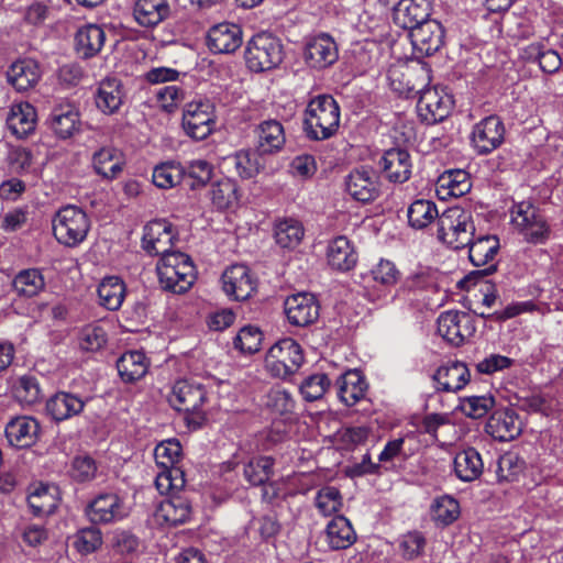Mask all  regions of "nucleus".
I'll list each match as a JSON object with an SVG mask.
<instances>
[{
    "label": "nucleus",
    "instance_id": "obj_25",
    "mask_svg": "<svg viewBox=\"0 0 563 563\" xmlns=\"http://www.w3.org/2000/svg\"><path fill=\"white\" fill-rule=\"evenodd\" d=\"M87 402L88 398L84 399L77 394L57 391L47 399L45 410L52 420L63 422L80 415Z\"/></svg>",
    "mask_w": 563,
    "mask_h": 563
},
{
    "label": "nucleus",
    "instance_id": "obj_11",
    "mask_svg": "<svg viewBox=\"0 0 563 563\" xmlns=\"http://www.w3.org/2000/svg\"><path fill=\"white\" fill-rule=\"evenodd\" d=\"M437 325L439 335L454 347L465 344L476 332L474 317L468 312L460 310L441 312L438 317Z\"/></svg>",
    "mask_w": 563,
    "mask_h": 563
},
{
    "label": "nucleus",
    "instance_id": "obj_55",
    "mask_svg": "<svg viewBox=\"0 0 563 563\" xmlns=\"http://www.w3.org/2000/svg\"><path fill=\"white\" fill-rule=\"evenodd\" d=\"M185 485V472L177 464H172V466L162 467V471L157 474L155 478V486L159 494L162 495H165V493L173 492H186L184 489Z\"/></svg>",
    "mask_w": 563,
    "mask_h": 563
},
{
    "label": "nucleus",
    "instance_id": "obj_38",
    "mask_svg": "<svg viewBox=\"0 0 563 563\" xmlns=\"http://www.w3.org/2000/svg\"><path fill=\"white\" fill-rule=\"evenodd\" d=\"M453 470L456 477L464 483L478 479L484 472L482 454L473 446L461 450L454 456Z\"/></svg>",
    "mask_w": 563,
    "mask_h": 563
},
{
    "label": "nucleus",
    "instance_id": "obj_46",
    "mask_svg": "<svg viewBox=\"0 0 563 563\" xmlns=\"http://www.w3.org/2000/svg\"><path fill=\"white\" fill-rule=\"evenodd\" d=\"M92 166L96 174L111 180L121 174L123 161L114 148L102 147L93 154Z\"/></svg>",
    "mask_w": 563,
    "mask_h": 563
},
{
    "label": "nucleus",
    "instance_id": "obj_43",
    "mask_svg": "<svg viewBox=\"0 0 563 563\" xmlns=\"http://www.w3.org/2000/svg\"><path fill=\"white\" fill-rule=\"evenodd\" d=\"M387 78L390 88L399 96L415 98L420 92L421 85H417V71L412 68L394 66L388 69Z\"/></svg>",
    "mask_w": 563,
    "mask_h": 563
},
{
    "label": "nucleus",
    "instance_id": "obj_60",
    "mask_svg": "<svg viewBox=\"0 0 563 563\" xmlns=\"http://www.w3.org/2000/svg\"><path fill=\"white\" fill-rule=\"evenodd\" d=\"M426 545L427 539L423 533L418 530L408 531L398 539V551L407 561H412L421 556Z\"/></svg>",
    "mask_w": 563,
    "mask_h": 563
},
{
    "label": "nucleus",
    "instance_id": "obj_32",
    "mask_svg": "<svg viewBox=\"0 0 563 563\" xmlns=\"http://www.w3.org/2000/svg\"><path fill=\"white\" fill-rule=\"evenodd\" d=\"M135 22L146 29H154L172 14L168 0H136L132 10Z\"/></svg>",
    "mask_w": 563,
    "mask_h": 563
},
{
    "label": "nucleus",
    "instance_id": "obj_1",
    "mask_svg": "<svg viewBox=\"0 0 563 563\" xmlns=\"http://www.w3.org/2000/svg\"><path fill=\"white\" fill-rule=\"evenodd\" d=\"M177 241V228L166 219L152 220L143 228L142 249L151 256H161L156 271L162 288L184 294L196 279V267L189 255L172 251Z\"/></svg>",
    "mask_w": 563,
    "mask_h": 563
},
{
    "label": "nucleus",
    "instance_id": "obj_9",
    "mask_svg": "<svg viewBox=\"0 0 563 563\" xmlns=\"http://www.w3.org/2000/svg\"><path fill=\"white\" fill-rule=\"evenodd\" d=\"M417 113L420 121L427 125H433L444 121L454 107L453 96L443 88H424L421 82V89L418 93Z\"/></svg>",
    "mask_w": 563,
    "mask_h": 563
},
{
    "label": "nucleus",
    "instance_id": "obj_37",
    "mask_svg": "<svg viewBox=\"0 0 563 563\" xmlns=\"http://www.w3.org/2000/svg\"><path fill=\"white\" fill-rule=\"evenodd\" d=\"M150 365L146 354L137 350L124 352L117 361L118 374L125 384H133L143 378Z\"/></svg>",
    "mask_w": 563,
    "mask_h": 563
},
{
    "label": "nucleus",
    "instance_id": "obj_20",
    "mask_svg": "<svg viewBox=\"0 0 563 563\" xmlns=\"http://www.w3.org/2000/svg\"><path fill=\"white\" fill-rule=\"evenodd\" d=\"M243 44V30L236 23L222 22L207 33V46L213 54H232Z\"/></svg>",
    "mask_w": 563,
    "mask_h": 563
},
{
    "label": "nucleus",
    "instance_id": "obj_54",
    "mask_svg": "<svg viewBox=\"0 0 563 563\" xmlns=\"http://www.w3.org/2000/svg\"><path fill=\"white\" fill-rule=\"evenodd\" d=\"M526 461L515 452H506L497 461L496 475L499 483L517 482L526 470Z\"/></svg>",
    "mask_w": 563,
    "mask_h": 563
},
{
    "label": "nucleus",
    "instance_id": "obj_41",
    "mask_svg": "<svg viewBox=\"0 0 563 563\" xmlns=\"http://www.w3.org/2000/svg\"><path fill=\"white\" fill-rule=\"evenodd\" d=\"M106 42L103 29L97 24L81 26L75 36V48L82 58H91L100 53Z\"/></svg>",
    "mask_w": 563,
    "mask_h": 563
},
{
    "label": "nucleus",
    "instance_id": "obj_3",
    "mask_svg": "<svg viewBox=\"0 0 563 563\" xmlns=\"http://www.w3.org/2000/svg\"><path fill=\"white\" fill-rule=\"evenodd\" d=\"M341 109L331 95L311 98L303 112L302 128L311 141L329 140L340 128Z\"/></svg>",
    "mask_w": 563,
    "mask_h": 563
},
{
    "label": "nucleus",
    "instance_id": "obj_26",
    "mask_svg": "<svg viewBox=\"0 0 563 563\" xmlns=\"http://www.w3.org/2000/svg\"><path fill=\"white\" fill-rule=\"evenodd\" d=\"M378 165L386 178L395 184H402L411 176V158L407 150L391 147L384 152Z\"/></svg>",
    "mask_w": 563,
    "mask_h": 563
},
{
    "label": "nucleus",
    "instance_id": "obj_35",
    "mask_svg": "<svg viewBox=\"0 0 563 563\" xmlns=\"http://www.w3.org/2000/svg\"><path fill=\"white\" fill-rule=\"evenodd\" d=\"M519 57L525 63L538 64L545 74H555L562 67V58L559 53L539 42L522 47Z\"/></svg>",
    "mask_w": 563,
    "mask_h": 563
},
{
    "label": "nucleus",
    "instance_id": "obj_18",
    "mask_svg": "<svg viewBox=\"0 0 563 563\" xmlns=\"http://www.w3.org/2000/svg\"><path fill=\"white\" fill-rule=\"evenodd\" d=\"M522 423L517 411L510 407L495 409L485 424V432L494 440L508 442L521 434Z\"/></svg>",
    "mask_w": 563,
    "mask_h": 563
},
{
    "label": "nucleus",
    "instance_id": "obj_45",
    "mask_svg": "<svg viewBox=\"0 0 563 563\" xmlns=\"http://www.w3.org/2000/svg\"><path fill=\"white\" fill-rule=\"evenodd\" d=\"M99 302L108 310H118L125 296V284L117 276H109L101 280L98 286Z\"/></svg>",
    "mask_w": 563,
    "mask_h": 563
},
{
    "label": "nucleus",
    "instance_id": "obj_48",
    "mask_svg": "<svg viewBox=\"0 0 563 563\" xmlns=\"http://www.w3.org/2000/svg\"><path fill=\"white\" fill-rule=\"evenodd\" d=\"M430 510L432 520L441 527L451 526L461 515L459 500L446 494L434 498Z\"/></svg>",
    "mask_w": 563,
    "mask_h": 563
},
{
    "label": "nucleus",
    "instance_id": "obj_5",
    "mask_svg": "<svg viewBox=\"0 0 563 563\" xmlns=\"http://www.w3.org/2000/svg\"><path fill=\"white\" fill-rule=\"evenodd\" d=\"M284 45L279 37L269 32L254 34L245 45L244 60L252 73H264L280 65Z\"/></svg>",
    "mask_w": 563,
    "mask_h": 563
},
{
    "label": "nucleus",
    "instance_id": "obj_27",
    "mask_svg": "<svg viewBox=\"0 0 563 563\" xmlns=\"http://www.w3.org/2000/svg\"><path fill=\"white\" fill-rule=\"evenodd\" d=\"M347 194L356 201L367 203L375 200L379 195L377 176L367 169H354L345 179Z\"/></svg>",
    "mask_w": 563,
    "mask_h": 563
},
{
    "label": "nucleus",
    "instance_id": "obj_44",
    "mask_svg": "<svg viewBox=\"0 0 563 563\" xmlns=\"http://www.w3.org/2000/svg\"><path fill=\"white\" fill-rule=\"evenodd\" d=\"M212 205L218 210L236 208L240 201L239 186L232 178H222L216 181L210 191Z\"/></svg>",
    "mask_w": 563,
    "mask_h": 563
},
{
    "label": "nucleus",
    "instance_id": "obj_21",
    "mask_svg": "<svg viewBox=\"0 0 563 563\" xmlns=\"http://www.w3.org/2000/svg\"><path fill=\"white\" fill-rule=\"evenodd\" d=\"M413 49L421 56H432L444 44L445 31L442 24L433 19L424 21L409 32Z\"/></svg>",
    "mask_w": 563,
    "mask_h": 563
},
{
    "label": "nucleus",
    "instance_id": "obj_19",
    "mask_svg": "<svg viewBox=\"0 0 563 563\" xmlns=\"http://www.w3.org/2000/svg\"><path fill=\"white\" fill-rule=\"evenodd\" d=\"M468 260L476 266L487 265L486 268L479 271L482 276H489L497 271V264L492 263L500 249L499 238L495 234H481L476 236L474 233L473 241L467 244Z\"/></svg>",
    "mask_w": 563,
    "mask_h": 563
},
{
    "label": "nucleus",
    "instance_id": "obj_34",
    "mask_svg": "<svg viewBox=\"0 0 563 563\" xmlns=\"http://www.w3.org/2000/svg\"><path fill=\"white\" fill-rule=\"evenodd\" d=\"M335 386L339 399L347 407L363 399L367 390L366 379L357 369H349L340 375Z\"/></svg>",
    "mask_w": 563,
    "mask_h": 563
},
{
    "label": "nucleus",
    "instance_id": "obj_23",
    "mask_svg": "<svg viewBox=\"0 0 563 563\" xmlns=\"http://www.w3.org/2000/svg\"><path fill=\"white\" fill-rule=\"evenodd\" d=\"M432 379L437 391L457 393L470 382L471 373L464 362L453 361L439 366Z\"/></svg>",
    "mask_w": 563,
    "mask_h": 563
},
{
    "label": "nucleus",
    "instance_id": "obj_42",
    "mask_svg": "<svg viewBox=\"0 0 563 563\" xmlns=\"http://www.w3.org/2000/svg\"><path fill=\"white\" fill-rule=\"evenodd\" d=\"M471 187L470 174L464 169L445 170L437 180V192L442 199L462 197L471 190Z\"/></svg>",
    "mask_w": 563,
    "mask_h": 563
},
{
    "label": "nucleus",
    "instance_id": "obj_29",
    "mask_svg": "<svg viewBox=\"0 0 563 563\" xmlns=\"http://www.w3.org/2000/svg\"><path fill=\"white\" fill-rule=\"evenodd\" d=\"M40 430V423L35 418L22 416L7 423L4 434L10 445L26 449L35 444Z\"/></svg>",
    "mask_w": 563,
    "mask_h": 563
},
{
    "label": "nucleus",
    "instance_id": "obj_49",
    "mask_svg": "<svg viewBox=\"0 0 563 563\" xmlns=\"http://www.w3.org/2000/svg\"><path fill=\"white\" fill-rule=\"evenodd\" d=\"M185 166L177 162H164L153 169L152 181L162 189H170L184 185Z\"/></svg>",
    "mask_w": 563,
    "mask_h": 563
},
{
    "label": "nucleus",
    "instance_id": "obj_8",
    "mask_svg": "<svg viewBox=\"0 0 563 563\" xmlns=\"http://www.w3.org/2000/svg\"><path fill=\"white\" fill-rule=\"evenodd\" d=\"M512 222L525 241L545 244L551 235V227L539 207L530 201H521L514 207Z\"/></svg>",
    "mask_w": 563,
    "mask_h": 563
},
{
    "label": "nucleus",
    "instance_id": "obj_64",
    "mask_svg": "<svg viewBox=\"0 0 563 563\" xmlns=\"http://www.w3.org/2000/svg\"><path fill=\"white\" fill-rule=\"evenodd\" d=\"M331 380L324 373H317L307 377L300 385V393L305 400L320 399L330 387Z\"/></svg>",
    "mask_w": 563,
    "mask_h": 563
},
{
    "label": "nucleus",
    "instance_id": "obj_4",
    "mask_svg": "<svg viewBox=\"0 0 563 563\" xmlns=\"http://www.w3.org/2000/svg\"><path fill=\"white\" fill-rule=\"evenodd\" d=\"M475 223L471 210L460 206L446 208L438 221V240L446 247L460 251L473 241Z\"/></svg>",
    "mask_w": 563,
    "mask_h": 563
},
{
    "label": "nucleus",
    "instance_id": "obj_40",
    "mask_svg": "<svg viewBox=\"0 0 563 563\" xmlns=\"http://www.w3.org/2000/svg\"><path fill=\"white\" fill-rule=\"evenodd\" d=\"M36 110L29 102L13 104L7 115V125L18 137L27 136L36 126Z\"/></svg>",
    "mask_w": 563,
    "mask_h": 563
},
{
    "label": "nucleus",
    "instance_id": "obj_30",
    "mask_svg": "<svg viewBox=\"0 0 563 563\" xmlns=\"http://www.w3.org/2000/svg\"><path fill=\"white\" fill-rule=\"evenodd\" d=\"M254 133L257 140L255 152L261 155L278 153L286 143L284 125L276 119L262 121Z\"/></svg>",
    "mask_w": 563,
    "mask_h": 563
},
{
    "label": "nucleus",
    "instance_id": "obj_14",
    "mask_svg": "<svg viewBox=\"0 0 563 563\" xmlns=\"http://www.w3.org/2000/svg\"><path fill=\"white\" fill-rule=\"evenodd\" d=\"M505 124L497 114L488 115L477 122L471 134V143L478 155H488L505 141Z\"/></svg>",
    "mask_w": 563,
    "mask_h": 563
},
{
    "label": "nucleus",
    "instance_id": "obj_13",
    "mask_svg": "<svg viewBox=\"0 0 563 563\" xmlns=\"http://www.w3.org/2000/svg\"><path fill=\"white\" fill-rule=\"evenodd\" d=\"M85 514L92 525H109L128 516L124 500L117 493H100L86 506Z\"/></svg>",
    "mask_w": 563,
    "mask_h": 563
},
{
    "label": "nucleus",
    "instance_id": "obj_31",
    "mask_svg": "<svg viewBox=\"0 0 563 563\" xmlns=\"http://www.w3.org/2000/svg\"><path fill=\"white\" fill-rule=\"evenodd\" d=\"M41 77V66L32 58L18 59L7 70L8 82L20 92L34 88Z\"/></svg>",
    "mask_w": 563,
    "mask_h": 563
},
{
    "label": "nucleus",
    "instance_id": "obj_53",
    "mask_svg": "<svg viewBox=\"0 0 563 563\" xmlns=\"http://www.w3.org/2000/svg\"><path fill=\"white\" fill-rule=\"evenodd\" d=\"M213 176V166L205 159H194L185 166L184 186L190 190L206 187Z\"/></svg>",
    "mask_w": 563,
    "mask_h": 563
},
{
    "label": "nucleus",
    "instance_id": "obj_39",
    "mask_svg": "<svg viewBox=\"0 0 563 563\" xmlns=\"http://www.w3.org/2000/svg\"><path fill=\"white\" fill-rule=\"evenodd\" d=\"M222 167L242 179L254 178L261 170L258 153L251 150H240L228 155L222 161Z\"/></svg>",
    "mask_w": 563,
    "mask_h": 563
},
{
    "label": "nucleus",
    "instance_id": "obj_16",
    "mask_svg": "<svg viewBox=\"0 0 563 563\" xmlns=\"http://www.w3.org/2000/svg\"><path fill=\"white\" fill-rule=\"evenodd\" d=\"M287 321L298 328L314 323L320 316V305L314 295L298 292L287 297L284 302Z\"/></svg>",
    "mask_w": 563,
    "mask_h": 563
},
{
    "label": "nucleus",
    "instance_id": "obj_2",
    "mask_svg": "<svg viewBox=\"0 0 563 563\" xmlns=\"http://www.w3.org/2000/svg\"><path fill=\"white\" fill-rule=\"evenodd\" d=\"M208 401L207 387L194 379H179L172 387L169 405L184 412V422L189 431L200 430L207 422L203 406Z\"/></svg>",
    "mask_w": 563,
    "mask_h": 563
},
{
    "label": "nucleus",
    "instance_id": "obj_50",
    "mask_svg": "<svg viewBox=\"0 0 563 563\" xmlns=\"http://www.w3.org/2000/svg\"><path fill=\"white\" fill-rule=\"evenodd\" d=\"M12 286L18 296L31 298L44 289L45 279L40 269L27 268L15 275Z\"/></svg>",
    "mask_w": 563,
    "mask_h": 563
},
{
    "label": "nucleus",
    "instance_id": "obj_52",
    "mask_svg": "<svg viewBox=\"0 0 563 563\" xmlns=\"http://www.w3.org/2000/svg\"><path fill=\"white\" fill-rule=\"evenodd\" d=\"M305 235V229L300 221L286 218L275 224V240L283 249H295Z\"/></svg>",
    "mask_w": 563,
    "mask_h": 563
},
{
    "label": "nucleus",
    "instance_id": "obj_12",
    "mask_svg": "<svg viewBox=\"0 0 563 563\" xmlns=\"http://www.w3.org/2000/svg\"><path fill=\"white\" fill-rule=\"evenodd\" d=\"M302 57L308 68L323 70L339 59L338 44L329 33L320 32L306 40Z\"/></svg>",
    "mask_w": 563,
    "mask_h": 563
},
{
    "label": "nucleus",
    "instance_id": "obj_28",
    "mask_svg": "<svg viewBox=\"0 0 563 563\" xmlns=\"http://www.w3.org/2000/svg\"><path fill=\"white\" fill-rule=\"evenodd\" d=\"M125 98L122 81L115 77L102 79L95 93V103L98 110L106 115H112L120 111Z\"/></svg>",
    "mask_w": 563,
    "mask_h": 563
},
{
    "label": "nucleus",
    "instance_id": "obj_59",
    "mask_svg": "<svg viewBox=\"0 0 563 563\" xmlns=\"http://www.w3.org/2000/svg\"><path fill=\"white\" fill-rule=\"evenodd\" d=\"M314 504L319 512L324 516H332L339 512L343 506V498L339 488L324 486L316 495Z\"/></svg>",
    "mask_w": 563,
    "mask_h": 563
},
{
    "label": "nucleus",
    "instance_id": "obj_47",
    "mask_svg": "<svg viewBox=\"0 0 563 563\" xmlns=\"http://www.w3.org/2000/svg\"><path fill=\"white\" fill-rule=\"evenodd\" d=\"M274 465L275 459L272 456H254L244 465V478L252 486H263L274 475Z\"/></svg>",
    "mask_w": 563,
    "mask_h": 563
},
{
    "label": "nucleus",
    "instance_id": "obj_51",
    "mask_svg": "<svg viewBox=\"0 0 563 563\" xmlns=\"http://www.w3.org/2000/svg\"><path fill=\"white\" fill-rule=\"evenodd\" d=\"M440 216L435 202L428 199L415 200L407 210L408 223L413 229H424Z\"/></svg>",
    "mask_w": 563,
    "mask_h": 563
},
{
    "label": "nucleus",
    "instance_id": "obj_57",
    "mask_svg": "<svg viewBox=\"0 0 563 563\" xmlns=\"http://www.w3.org/2000/svg\"><path fill=\"white\" fill-rule=\"evenodd\" d=\"M27 504L34 516L43 517L56 510L58 500L47 485L41 484L27 496Z\"/></svg>",
    "mask_w": 563,
    "mask_h": 563
},
{
    "label": "nucleus",
    "instance_id": "obj_24",
    "mask_svg": "<svg viewBox=\"0 0 563 563\" xmlns=\"http://www.w3.org/2000/svg\"><path fill=\"white\" fill-rule=\"evenodd\" d=\"M47 122L54 135L59 140H68L79 133L81 129L80 113L70 103L55 106Z\"/></svg>",
    "mask_w": 563,
    "mask_h": 563
},
{
    "label": "nucleus",
    "instance_id": "obj_36",
    "mask_svg": "<svg viewBox=\"0 0 563 563\" xmlns=\"http://www.w3.org/2000/svg\"><path fill=\"white\" fill-rule=\"evenodd\" d=\"M324 536L332 551L349 549L357 539L351 521L343 515H336L328 522Z\"/></svg>",
    "mask_w": 563,
    "mask_h": 563
},
{
    "label": "nucleus",
    "instance_id": "obj_10",
    "mask_svg": "<svg viewBox=\"0 0 563 563\" xmlns=\"http://www.w3.org/2000/svg\"><path fill=\"white\" fill-rule=\"evenodd\" d=\"M214 106L210 100L191 101L184 109L181 126L190 139L206 140L214 130Z\"/></svg>",
    "mask_w": 563,
    "mask_h": 563
},
{
    "label": "nucleus",
    "instance_id": "obj_63",
    "mask_svg": "<svg viewBox=\"0 0 563 563\" xmlns=\"http://www.w3.org/2000/svg\"><path fill=\"white\" fill-rule=\"evenodd\" d=\"M97 462L90 455H78L71 461L69 475L77 483H88L97 476Z\"/></svg>",
    "mask_w": 563,
    "mask_h": 563
},
{
    "label": "nucleus",
    "instance_id": "obj_15",
    "mask_svg": "<svg viewBox=\"0 0 563 563\" xmlns=\"http://www.w3.org/2000/svg\"><path fill=\"white\" fill-rule=\"evenodd\" d=\"M167 498L155 509L154 519L159 525L179 526L188 522L192 515V503L188 492L165 493Z\"/></svg>",
    "mask_w": 563,
    "mask_h": 563
},
{
    "label": "nucleus",
    "instance_id": "obj_58",
    "mask_svg": "<svg viewBox=\"0 0 563 563\" xmlns=\"http://www.w3.org/2000/svg\"><path fill=\"white\" fill-rule=\"evenodd\" d=\"M537 309V305L532 300L511 302L507 307L493 312H484L474 310V314L486 320L494 322H505L509 319L516 318L525 312H532Z\"/></svg>",
    "mask_w": 563,
    "mask_h": 563
},
{
    "label": "nucleus",
    "instance_id": "obj_17",
    "mask_svg": "<svg viewBox=\"0 0 563 563\" xmlns=\"http://www.w3.org/2000/svg\"><path fill=\"white\" fill-rule=\"evenodd\" d=\"M222 289L227 296L236 301L249 299L256 290L257 279L243 264L228 267L222 274Z\"/></svg>",
    "mask_w": 563,
    "mask_h": 563
},
{
    "label": "nucleus",
    "instance_id": "obj_7",
    "mask_svg": "<svg viewBox=\"0 0 563 563\" xmlns=\"http://www.w3.org/2000/svg\"><path fill=\"white\" fill-rule=\"evenodd\" d=\"M303 363L300 344L291 338H284L268 350L265 368L271 376L286 379L295 374Z\"/></svg>",
    "mask_w": 563,
    "mask_h": 563
},
{
    "label": "nucleus",
    "instance_id": "obj_22",
    "mask_svg": "<svg viewBox=\"0 0 563 563\" xmlns=\"http://www.w3.org/2000/svg\"><path fill=\"white\" fill-rule=\"evenodd\" d=\"M430 0H400L393 10V20L404 30H415L424 21L430 20Z\"/></svg>",
    "mask_w": 563,
    "mask_h": 563
},
{
    "label": "nucleus",
    "instance_id": "obj_56",
    "mask_svg": "<svg viewBox=\"0 0 563 563\" xmlns=\"http://www.w3.org/2000/svg\"><path fill=\"white\" fill-rule=\"evenodd\" d=\"M495 404L496 400L492 394L472 395L460 399L459 409L471 419H481L494 409Z\"/></svg>",
    "mask_w": 563,
    "mask_h": 563
},
{
    "label": "nucleus",
    "instance_id": "obj_62",
    "mask_svg": "<svg viewBox=\"0 0 563 563\" xmlns=\"http://www.w3.org/2000/svg\"><path fill=\"white\" fill-rule=\"evenodd\" d=\"M16 400L24 405H33L41 399V388L36 377L24 375L19 378L13 388Z\"/></svg>",
    "mask_w": 563,
    "mask_h": 563
},
{
    "label": "nucleus",
    "instance_id": "obj_33",
    "mask_svg": "<svg viewBox=\"0 0 563 563\" xmlns=\"http://www.w3.org/2000/svg\"><path fill=\"white\" fill-rule=\"evenodd\" d=\"M329 266L338 272H350L358 261L354 244L344 235L331 240L327 249Z\"/></svg>",
    "mask_w": 563,
    "mask_h": 563
},
{
    "label": "nucleus",
    "instance_id": "obj_6",
    "mask_svg": "<svg viewBox=\"0 0 563 563\" xmlns=\"http://www.w3.org/2000/svg\"><path fill=\"white\" fill-rule=\"evenodd\" d=\"M52 227L58 243L67 247H76L86 240L90 221L81 208L68 205L55 213Z\"/></svg>",
    "mask_w": 563,
    "mask_h": 563
},
{
    "label": "nucleus",
    "instance_id": "obj_61",
    "mask_svg": "<svg viewBox=\"0 0 563 563\" xmlns=\"http://www.w3.org/2000/svg\"><path fill=\"white\" fill-rule=\"evenodd\" d=\"M400 276V272L396 265L388 260H380L366 275H363V279H371L376 284L384 287H391L397 284Z\"/></svg>",
    "mask_w": 563,
    "mask_h": 563
}]
</instances>
